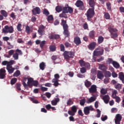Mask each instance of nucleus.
I'll return each mask as SVG.
<instances>
[{
	"label": "nucleus",
	"mask_w": 124,
	"mask_h": 124,
	"mask_svg": "<svg viewBox=\"0 0 124 124\" xmlns=\"http://www.w3.org/2000/svg\"><path fill=\"white\" fill-rule=\"evenodd\" d=\"M73 13V9L71 8V7L68 6V5H67V6L64 7L62 8V13L60 14L59 15V17L60 18H67V15L66 14L67 13Z\"/></svg>",
	"instance_id": "3"
},
{
	"label": "nucleus",
	"mask_w": 124,
	"mask_h": 124,
	"mask_svg": "<svg viewBox=\"0 0 124 124\" xmlns=\"http://www.w3.org/2000/svg\"><path fill=\"white\" fill-rule=\"evenodd\" d=\"M110 35L111 38H116V37H118V33L117 32L110 33Z\"/></svg>",
	"instance_id": "51"
},
{
	"label": "nucleus",
	"mask_w": 124,
	"mask_h": 124,
	"mask_svg": "<svg viewBox=\"0 0 124 124\" xmlns=\"http://www.w3.org/2000/svg\"><path fill=\"white\" fill-rule=\"evenodd\" d=\"M50 39H59L60 38V35L51 34L48 36Z\"/></svg>",
	"instance_id": "18"
},
{
	"label": "nucleus",
	"mask_w": 124,
	"mask_h": 124,
	"mask_svg": "<svg viewBox=\"0 0 124 124\" xmlns=\"http://www.w3.org/2000/svg\"><path fill=\"white\" fill-rule=\"evenodd\" d=\"M45 26L43 25H41L38 29V32L40 35H43L44 33V31H45Z\"/></svg>",
	"instance_id": "11"
},
{
	"label": "nucleus",
	"mask_w": 124,
	"mask_h": 124,
	"mask_svg": "<svg viewBox=\"0 0 124 124\" xmlns=\"http://www.w3.org/2000/svg\"><path fill=\"white\" fill-rule=\"evenodd\" d=\"M71 111L75 114L77 112V107L76 106H73L71 107Z\"/></svg>",
	"instance_id": "47"
},
{
	"label": "nucleus",
	"mask_w": 124,
	"mask_h": 124,
	"mask_svg": "<svg viewBox=\"0 0 124 124\" xmlns=\"http://www.w3.org/2000/svg\"><path fill=\"white\" fill-rule=\"evenodd\" d=\"M17 82V78H15L11 80V84L14 85Z\"/></svg>",
	"instance_id": "54"
},
{
	"label": "nucleus",
	"mask_w": 124,
	"mask_h": 124,
	"mask_svg": "<svg viewBox=\"0 0 124 124\" xmlns=\"http://www.w3.org/2000/svg\"><path fill=\"white\" fill-rule=\"evenodd\" d=\"M21 28H22V24L18 23L16 27L18 31H22V29H21Z\"/></svg>",
	"instance_id": "48"
},
{
	"label": "nucleus",
	"mask_w": 124,
	"mask_h": 124,
	"mask_svg": "<svg viewBox=\"0 0 124 124\" xmlns=\"http://www.w3.org/2000/svg\"><path fill=\"white\" fill-rule=\"evenodd\" d=\"M0 14H1V15L3 16V17H7V12H6V11H5V10H1L0 11Z\"/></svg>",
	"instance_id": "35"
},
{
	"label": "nucleus",
	"mask_w": 124,
	"mask_h": 124,
	"mask_svg": "<svg viewBox=\"0 0 124 124\" xmlns=\"http://www.w3.org/2000/svg\"><path fill=\"white\" fill-rule=\"evenodd\" d=\"M96 88L97 87L95 85H92L89 89V93H96V91H97Z\"/></svg>",
	"instance_id": "13"
},
{
	"label": "nucleus",
	"mask_w": 124,
	"mask_h": 124,
	"mask_svg": "<svg viewBox=\"0 0 124 124\" xmlns=\"http://www.w3.org/2000/svg\"><path fill=\"white\" fill-rule=\"evenodd\" d=\"M84 66L85 67V68H86V69H91V64L89 62H85Z\"/></svg>",
	"instance_id": "42"
},
{
	"label": "nucleus",
	"mask_w": 124,
	"mask_h": 124,
	"mask_svg": "<svg viewBox=\"0 0 124 124\" xmlns=\"http://www.w3.org/2000/svg\"><path fill=\"white\" fill-rule=\"evenodd\" d=\"M80 71L81 73H86V72H87V69L86 68H85V67H82L80 68Z\"/></svg>",
	"instance_id": "58"
},
{
	"label": "nucleus",
	"mask_w": 124,
	"mask_h": 124,
	"mask_svg": "<svg viewBox=\"0 0 124 124\" xmlns=\"http://www.w3.org/2000/svg\"><path fill=\"white\" fill-rule=\"evenodd\" d=\"M104 74L106 78H109V77H111V72L109 71H105Z\"/></svg>",
	"instance_id": "23"
},
{
	"label": "nucleus",
	"mask_w": 124,
	"mask_h": 124,
	"mask_svg": "<svg viewBox=\"0 0 124 124\" xmlns=\"http://www.w3.org/2000/svg\"><path fill=\"white\" fill-rule=\"evenodd\" d=\"M97 111V114H96V118H100V115H101V111L100 110L97 109H96Z\"/></svg>",
	"instance_id": "55"
},
{
	"label": "nucleus",
	"mask_w": 124,
	"mask_h": 124,
	"mask_svg": "<svg viewBox=\"0 0 124 124\" xmlns=\"http://www.w3.org/2000/svg\"><path fill=\"white\" fill-rule=\"evenodd\" d=\"M43 13L44 14V15H46V16H48L50 14L49 11H48V10L46 9H44Z\"/></svg>",
	"instance_id": "45"
},
{
	"label": "nucleus",
	"mask_w": 124,
	"mask_h": 124,
	"mask_svg": "<svg viewBox=\"0 0 124 124\" xmlns=\"http://www.w3.org/2000/svg\"><path fill=\"white\" fill-rule=\"evenodd\" d=\"M66 20L64 19H62L61 25L63 27V34L65 37H69L70 36V32L68 30V25L66 23Z\"/></svg>",
	"instance_id": "2"
},
{
	"label": "nucleus",
	"mask_w": 124,
	"mask_h": 124,
	"mask_svg": "<svg viewBox=\"0 0 124 124\" xmlns=\"http://www.w3.org/2000/svg\"><path fill=\"white\" fill-rule=\"evenodd\" d=\"M25 31H26V32H27V33H30V32H31V28H30L29 27V26H26L25 27Z\"/></svg>",
	"instance_id": "57"
},
{
	"label": "nucleus",
	"mask_w": 124,
	"mask_h": 124,
	"mask_svg": "<svg viewBox=\"0 0 124 124\" xmlns=\"http://www.w3.org/2000/svg\"><path fill=\"white\" fill-rule=\"evenodd\" d=\"M119 78L122 81V83L124 84V75L123 72L119 73Z\"/></svg>",
	"instance_id": "22"
},
{
	"label": "nucleus",
	"mask_w": 124,
	"mask_h": 124,
	"mask_svg": "<svg viewBox=\"0 0 124 124\" xmlns=\"http://www.w3.org/2000/svg\"><path fill=\"white\" fill-rule=\"evenodd\" d=\"M104 16L105 19H106L107 20H109V19H110V14H109V13H104Z\"/></svg>",
	"instance_id": "53"
},
{
	"label": "nucleus",
	"mask_w": 124,
	"mask_h": 124,
	"mask_svg": "<svg viewBox=\"0 0 124 124\" xmlns=\"http://www.w3.org/2000/svg\"><path fill=\"white\" fill-rule=\"evenodd\" d=\"M63 56L65 60H66L68 62H70L71 63H75V61L74 60H73L72 62L69 61L70 59H73V58H74L75 56V52L74 51H65L63 53Z\"/></svg>",
	"instance_id": "1"
},
{
	"label": "nucleus",
	"mask_w": 124,
	"mask_h": 124,
	"mask_svg": "<svg viewBox=\"0 0 124 124\" xmlns=\"http://www.w3.org/2000/svg\"><path fill=\"white\" fill-rule=\"evenodd\" d=\"M47 20L48 22H50V21H53L54 17H53V16L50 15L48 16H47Z\"/></svg>",
	"instance_id": "56"
},
{
	"label": "nucleus",
	"mask_w": 124,
	"mask_h": 124,
	"mask_svg": "<svg viewBox=\"0 0 124 124\" xmlns=\"http://www.w3.org/2000/svg\"><path fill=\"white\" fill-rule=\"evenodd\" d=\"M15 63V61L14 60H11L10 61L8 62V63L6 67H12V64H13Z\"/></svg>",
	"instance_id": "28"
},
{
	"label": "nucleus",
	"mask_w": 124,
	"mask_h": 124,
	"mask_svg": "<svg viewBox=\"0 0 124 124\" xmlns=\"http://www.w3.org/2000/svg\"><path fill=\"white\" fill-rule=\"evenodd\" d=\"M56 49H57V47H56V46L54 45L49 46V50L50 52H55Z\"/></svg>",
	"instance_id": "29"
},
{
	"label": "nucleus",
	"mask_w": 124,
	"mask_h": 124,
	"mask_svg": "<svg viewBox=\"0 0 124 124\" xmlns=\"http://www.w3.org/2000/svg\"><path fill=\"white\" fill-rule=\"evenodd\" d=\"M45 43H46L45 41H42L41 42V43L40 44V47H41V48H43V46H44V45H45Z\"/></svg>",
	"instance_id": "64"
},
{
	"label": "nucleus",
	"mask_w": 124,
	"mask_h": 124,
	"mask_svg": "<svg viewBox=\"0 0 124 124\" xmlns=\"http://www.w3.org/2000/svg\"><path fill=\"white\" fill-rule=\"evenodd\" d=\"M60 49H61V52H64L65 47H64V45H63V44H61L60 45Z\"/></svg>",
	"instance_id": "60"
},
{
	"label": "nucleus",
	"mask_w": 124,
	"mask_h": 124,
	"mask_svg": "<svg viewBox=\"0 0 124 124\" xmlns=\"http://www.w3.org/2000/svg\"><path fill=\"white\" fill-rule=\"evenodd\" d=\"M7 70H8V73L9 74H12L13 72H14V71L15 70V68L12 67H6Z\"/></svg>",
	"instance_id": "21"
},
{
	"label": "nucleus",
	"mask_w": 124,
	"mask_h": 124,
	"mask_svg": "<svg viewBox=\"0 0 124 124\" xmlns=\"http://www.w3.org/2000/svg\"><path fill=\"white\" fill-rule=\"evenodd\" d=\"M9 56H11L14 55V50L11 49L8 52Z\"/></svg>",
	"instance_id": "62"
},
{
	"label": "nucleus",
	"mask_w": 124,
	"mask_h": 124,
	"mask_svg": "<svg viewBox=\"0 0 124 124\" xmlns=\"http://www.w3.org/2000/svg\"><path fill=\"white\" fill-rule=\"evenodd\" d=\"M114 87L116 90H121L122 89V85L120 83H117L116 85H114Z\"/></svg>",
	"instance_id": "52"
},
{
	"label": "nucleus",
	"mask_w": 124,
	"mask_h": 124,
	"mask_svg": "<svg viewBox=\"0 0 124 124\" xmlns=\"http://www.w3.org/2000/svg\"><path fill=\"white\" fill-rule=\"evenodd\" d=\"M39 67L41 70H44V69H45V67H46V64H45L44 62H42L39 64Z\"/></svg>",
	"instance_id": "25"
},
{
	"label": "nucleus",
	"mask_w": 124,
	"mask_h": 124,
	"mask_svg": "<svg viewBox=\"0 0 124 124\" xmlns=\"http://www.w3.org/2000/svg\"><path fill=\"white\" fill-rule=\"evenodd\" d=\"M104 41V38L102 36H100L98 38V44H101L102 42Z\"/></svg>",
	"instance_id": "30"
},
{
	"label": "nucleus",
	"mask_w": 124,
	"mask_h": 124,
	"mask_svg": "<svg viewBox=\"0 0 124 124\" xmlns=\"http://www.w3.org/2000/svg\"><path fill=\"white\" fill-rule=\"evenodd\" d=\"M6 76V70L4 68L0 69V79H4Z\"/></svg>",
	"instance_id": "10"
},
{
	"label": "nucleus",
	"mask_w": 124,
	"mask_h": 124,
	"mask_svg": "<svg viewBox=\"0 0 124 124\" xmlns=\"http://www.w3.org/2000/svg\"><path fill=\"white\" fill-rule=\"evenodd\" d=\"M2 31L4 33H13L14 32V28H13V26L6 25L4 26V28L2 29Z\"/></svg>",
	"instance_id": "5"
},
{
	"label": "nucleus",
	"mask_w": 124,
	"mask_h": 124,
	"mask_svg": "<svg viewBox=\"0 0 124 124\" xmlns=\"http://www.w3.org/2000/svg\"><path fill=\"white\" fill-rule=\"evenodd\" d=\"M102 99L106 104H108L109 100H110V97L108 95H105L103 96Z\"/></svg>",
	"instance_id": "14"
},
{
	"label": "nucleus",
	"mask_w": 124,
	"mask_h": 124,
	"mask_svg": "<svg viewBox=\"0 0 124 124\" xmlns=\"http://www.w3.org/2000/svg\"><path fill=\"white\" fill-rule=\"evenodd\" d=\"M108 31H109V32H110V33H116L117 32V31H118V30L116 28H113L112 27H110L108 29Z\"/></svg>",
	"instance_id": "31"
},
{
	"label": "nucleus",
	"mask_w": 124,
	"mask_h": 124,
	"mask_svg": "<svg viewBox=\"0 0 124 124\" xmlns=\"http://www.w3.org/2000/svg\"><path fill=\"white\" fill-rule=\"evenodd\" d=\"M93 110H94V109L92 106H87L84 107L83 112L85 115H88L89 114H90V111H93Z\"/></svg>",
	"instance_id": "7"
},
{
	"label": "nucleus",
	"mask_w": 124,
	"mask_h": 124,
	"mask_svg": "<svg viewBox=\"0 0 124 124\" xmlns=\"http://www.w3.org/2000/svg\"><path fill=\"white\" fill-rule=\"evenodd\" d=\"M84 85L86 88H90L92 86V83L91 81L86 79L84 82Z\"/></svg>",
	"instance_id": "24"
},
{
	"label": "nucleus",
	"mask_w": 124,
	"mask_h": 124,
	"mask_svg": "<svg viewBox=\"0 0 124 124\" xmlns=\"http://www.w3.org/2000/svg\"><path fill=\"white\" fill-rule=\"evenodd\" d=\"M122 119H123V116L120 114H117L115 116V119H114V122L115 124H121V122H122Z\"/></svg>",
	"instance_id": "9"
},
{
	"label": "nucleus",
	"mask_w": 124,
	"mask_h": 124,
	"mask_svg": "<svg viewBox=\"0 0 124 124\" xmlns=\"http://www.w3.org/2000/svg\"><path fill=\"white\" fill-rule=\"evenodd\" d=\"M89 35L91 38H93L94 37V31H91L89 32Z\"/></svg>",
	"instance_id": "46"
},
{
	"label": "nucleus",
	"mask_w": 124,
	"mask_h": 124,
	"mask_svg": "<svg viewBox=\"0 0 124 124\" xmlns=\"http://www.w3.org/2000/svg\"><path fill=\"white\" fill-rule=\"evenodd\" d=\"M78 63H79L80 66H81V67H83V66H85L86 62H85L83 60H80L79 61Z\"/></svg>",
	"instance_id": "41"
},
{
	"label": "nucleus",
	"mask_w": 124,
	"mask_h": 124,
	"mask_svg": "<svg viewBox=\"0 0 124 124\" xmlns=\"http://www.w3.org/2000/svg\"><path fill=\"white\" fill-rule=\"evenodd\" d=\"M21 72H20V71L19 70H16L13 74L14 77H18L19 75H20Z\"/></svg>",
	"instance_id": "38"
},
{
	"label": "nucleus",
	"mask_w": 124,
	"mask_h": 124,
	"mask_svg": "<svg viewBox=\"0 0 124 124\" xmlns=\"http://www.w3.org/2000/svg\"><path fill=\"white\" fill-rule=\"evenodd\" d=\"M114 61H113V59L112 58H108V60L106 62L107 64H113V62Z\"/></svg>",
	"instance_id": "37"
},
{
	"label": "nucleus",
	"mask_w": 124,
	"mask_h": 124,
	"mask_svg": "<svg viewBox=\"0 0 124 124\" xmlns=\"http://www.w3.org/2000/svg\"><path fill=\"white\" fill-rule=\"evenodd\" d=\"M16 88L18 91H21V84L17 83L16 85Z\"/></svg>",
	"instance_id": "61"
},
{
	"label": "nucleus",
	"mask_w": 124,
	"mask_h": 124,
	"mask_svg": "<svg viewBox=\"0 0 124 124\" xmlns=\"http://www.w3.org/2000/svg\"><path fill=\"white\" fill-rule=\"evenodd\" d=\"M60 98L59 97L55 98L54 100L51 101V103L53 106H56L60 102Z\"/></svg>",
	"instance_id": "16"
},
{
	"label": "nucleus",
	"mask_w": 124,
	"mask_h": 124,
	"mask_svg": "<svg viewBox=\"0 0 124 124\" xmlns=\"http://www.w3.org/2000/svg\"><path fill=\"white\" fill-rule=\"evenodd\" d=\"M54 78L53 79H56V80H59L60 79V75L58 74H56L54 75Z\"/></svg>",
	"instance_id": "63"
},
{
	"label": "nucleus",
	"mask_w": 124,
	"mask_h": 124,
	"mask_svg": "<svg viewBox=\"0 0 124 124\" xmlns=\"http://www.w3.org/2000/svg\"><path fill=\"white\" fill-rule=\"evenodd\" d=\"M112 98L115 99L116 102H117V103H120V102L121 101V98H120V97L115 95L113 96Z\"/></svg>",
	"instance_id": "33"
},
{
	"label": "nucleus",
	"mask_w": 124,
	"mask_h": 124,
	"mask_svg": "<svg viewBox=\"0 0 124 124\" xmlns=\"http://www.w3.org/2000/svg\"><path fill=\"white\" fill-rule=\"evenodd\" d=\"M56 11L57 12H61L62 10V7L60 6H57L55 8Z\"/></svg>",
	"instance_id": "49"
},
{
	"label": "nucleus",
	"mask_w": 124,
	"mask_h": 124,
	"mask_svg": "<svg viewBox=\"0 0 124 124\" xmlns=\"http://www.w3.org/2000/svg\"><path fill=\"white\" fill-rule=\"evenodd\" d=\"M13 58H14L15 60H18L19 59V54L17 52H16L13 54Z\"/></svg>",
	"instance_id": "44"
},
{
	"label": "nucleus",
	"mask_w": 124,
	"mask_h": 124,
	"mask_svg": "<svg viewBox=\"0 0 124 124\" xmlns=\"http://www.w3.org/2000/svg\"><path fill=\"white\" fill-rule=\"evenodd\" d=\"M52 82L54 83L53 85L55 87H58V86H59V80L52 79Z\"/></svg>",
	"instance_id": "39"
},
{
	"label": "nucleus",
	"mask_w": 124,
	"mask_h": 124,
	"mask_svg": "<svg viewBox=\"0 0 124 124\" xmlns=\"http://www.w3.org/2000/svg\"><path fill=\"white\" fill-rule=\"evenodd\" d=\"M107 8L108 11H111L112 10V6L111 5V3L110 2H108L107 3Z\"/></svg>",
	"instance_id": "36"
},
{
	"label": "nucleus",
	"mask_w": 124,
	"mask_h": 124,
	"mask_svg": "<svg viewBox=\"0 0 124 124\" xmlns=\"http://www.w3.org/2000/svg\"><path fill=\"white\" fill-rule=\"evenodd\" d=\"M77 7H80V10H84L85 9V7L84 6V3L81 0H78L75 3Z\"/></svg>",
	"instance_id": "8"
},
{
	"label": "nucleus",
	"mask_w": 124,
	"mask_h": 124,
	"mask_svg": "<svg viewBox=\"0 0 124 124\" xmlns=\"http://www.w3.org/2000/svg\"><path fill=\"white\" fill-rule=\"evenodd\" d=\"M112 65H113V66H114V67H115V68H120V64H119V63H118V62H117L116 61H114V62H113Z\"/></svg>",
	"instance_id": "34"
},
{
	"label": "nucleus",
	"mask_w": 124,
	"mask_h": 124,
	"mask_svg": "<svg viewBox=\"0 0 124 124\" xmlns=\"http://www.w3.org/2000/svg\"><path fill=\"white\" fill-rule=\"evenodd\" d=\"M94 48H95V43L94 42L91 43L89 46V49H90V50H93Z\"/></svg>",
	"instance_id": "27"
},
{
	"label": "nucleus",
	"mask_w": 124,
	"mask_h": 124,
	"mask_svg": "<svg viewBox=\"0 0 124 124\" xmlns=\"http://www.w3.org/2000/svg\"><path fill=\"white\" fill-rule=\"evenodd\" d=\"M41 12V10L38 7H36L32 10V13L33 15H36L39 14Z\"/></svg>",
	"instance_id": "12"
},
{
	"label": "nucleus",
	"mask_w": 124,
	"mask_h": 124,
	"mask_svg": "<svg viewBox=\"0 0 124 124\" xmlns=\"http://www.w3.org/2000/svg\"><path fill=\"white\" fill-rule=\"evenodd\" d=\"M74 42L76 45H79L81 44V40L79 37L76 36L74 38Z\"/></svg>",
	"instance_id": "19"
},
{
	"label": "nucleus",
	"mask_w": 124,
	"mask_h": 124,
	"mask_svg": "<svg viewBox=\"0 0 124 124\" xmlns=\"http://www.w3.org/2000/svg\"><path fill=\"white\" fill-rule=\"evenodd\" d=\"M97 77L98 79H100V80H102L103 78H104V75H103V73L101 71H98L97 74Z\"/></svg>",
	"instance_id": "17"
},
{
	"label": "nucleus",
	"mask_w": 124,
	"mask_h": 124,
	"mask_svg": "<svg viewBox=\"0 0 124 124\" xmlns=\"http://www.w3.org/2000/svg\"><path fill=\"white\" fill-rule=\"evenodd\" d=\"M85 103H86V99L85 98L81 99L79 101V104H80V105H81V106H84V105H85Z\"/></svg>",
	"instance_id": "40"
},
{
	"label": "nucleus",
	"mask_w": 124,
	"mask_h": 124,
	"mask_svg": "<svg viewBox=\"0 0 124 124\" xmlns=\"http://www.w3.org/2000/svg\"><path fill=\"white\" fill-rule=\"evenodd\" d=\"M100 93L102 94H106L107 93V90L104 88H102L100 90Z\"/></svg>",
	"instance_id": "50"
},
{
	"label": "nucleus",
	"mask_w": 124,
	"mask_h": 124,
	"mask_svg": "<svg viewBox=\"0 0 124 124\" xmlns=\"http://www.w3.org/2000/svg\"><path fill=\"white\" fill-rule=\"evenodd\" d=\"M95 97L92 96L91 98L88 99V100L87 101V103H92V102H93V101H95Z\"/></svg>",
	"instance_id": "32"
},
{
	"label": "nucleus",
	"mask_w": 124,
	"mask_h": 124,
	"mask_svg": "<svg viewBox=\"0 0 124 124\" xmlns=\"http://www.w3.org/2000/svg\"><path fill=\"white\" fill-rule=\"evenodd\" d=\"M65 47L66 48H70L71 47V44L66 42L64 43Z\"/></svg>",
	"instance_id": "59"
},
{
	"label": "nucleus",
	"mask_w": 124,
	"mask_h": 124,
	"mask_svg": "<svg viewBox=\"0 0 124 124\" xmlns=\"http://www.w3.org/2000/svg\"><path fill=\"white\" fill-rule=\"evenodd\" d=\"M104 53V50L102 49L101 50H99L98 51H94L93 56H102V55H103Z\"/></svg>",
	"instance_id": "15"
},
{
	"label": "nucleus",
	"mask_w": 124,
	"mask_h": 124,
	"mask_svg": "<svg viewBox=\"0 0 124 124\" xmlns=\"http://www.w3.org/2000/svg\"><path fill=\"white\" fill-rule=\"evenodd\" d=\"M74 102H73V100L71 99H69L67 101V105H68V106H70V105H72Z\"/></svg>",
	"instance_id": "43"
},
{
	"label": "nucleus",
	"mask_w": 124,
	"mask_h": 124,
	"mask_svg": "<svg viewBox=\"0 0 124 124\" xmlns=\"http://www.w3.org/2000/svg\"><path fill=\"white\" fill-rule=\"evenodd\" d=\"M99 68L100 70H102L103 71H106V69H107V67L105 66L104 64H100L99 66Z\"/></svg>",
	"instance_id": "26"
},
{
	"label": "nucleus",
	"mask_w": 124,
	"mask_h": 124,
	"mask_svg": "<svg viewBox=\"0 0 124 124\" xmlns=\"http://www.w3.org/2000/svg\"><path fill=\"white\" fill-rule=\"evenodd\" d=\"M28 87H37L38 86V81L37 80H33V78H30L28 79Z\"/></svg>",
	"instance_id": "6"
},
{
	"label": "nucleus",
	"mask_w": 124,
	"mask_h": 124,
	"mask_svg": "<svg viewBox=\"0 0 124 124\" xmlns=\"http://www.w3.org/2000/svg\"><path fill=\"white\" fill-rule=\"evenodd\" d=\"M95 13L94 12V8H90L87 11V13L85 14V15L87 17V19L88 21H91V19L92 18H93Z\"/></svg>",
	"instance_id": "4"
},
{
	"label": "nucleus",
	"mask_w": 124,
	"mask_h": 124,
	"mask_svg": "<svg viewBox=\"0 0 124 124\" xmlns=\"http://www.w3.org/2000/svg\"><path fill=\"white\" fill-rule=\"evenodd\" d=\"M88 3L91 7L90 8H94V6H95V2H94V0H89Z\"/></svg>",
	"instance_id": "20"
}]
</instances>
